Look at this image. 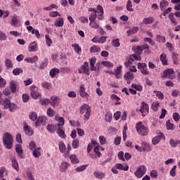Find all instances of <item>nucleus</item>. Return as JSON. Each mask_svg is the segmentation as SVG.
<instances>
[{
  "instance_id": "1",
  "label": "nucleus",
  "mask_w": 180,
  "mask_h": 180,
  "mask_svg": "<svg viewBox=\"0 0 180 180\" xmlns=\"http://www.w3.org/2000/svg\"><path fill=\"white\" fill-rule=\"evenodd\" d=\"M0 103L4 105V109H8L10 112H15L18 109V105L15 103H11V100L8 98L4 100L0 98Z\"/></svg>"
},
{
  "instance_id": "2",
  "label": "nucleus",
  "mask_w": 180,
  "mask_h": 180,
  "mask_svg": "<svg viewBox=\"0 0 180 180\" xmlns=\"http://www.w3.org/2000/svg\"><path fill=\"white\" fill-rule=\"evenodd\" d=\"M3 143L8 150H11L13 146V136L9 133H6L3 137Z\"/></svg>"
},
{
  "instance_id": "3",
  "label": "nucleus",
  "mask_w": 180,
  "mask_h": 180,
  "mask_svg": "<svg viewBox=\"0 0 180 180\" xmlns=\"http://www.w3.org/2000/svg\"><path fill=\"white\" fill-rule=\"evenodd\" d=\"M136 129L137 133L140 136H148V127L143 124L142 122H139L136 124Z\"/></svg>"
},
{
  "instance_id": "4",
  "label": "nucleus",
  "mask_w": 180,
  "mask_h": 180,
  "mask_svg": "<svg viewBox=\"0 0 180 180\" xmlns=\"http://www.w3.org/2000/svg\"><path fill=\"white\" fill-rule=\"evenodd\" d=\"M147 172V167L144 165L139 166L134 172L136 178L140 179L143 178L146 173Z\"/></svg>"
},
{
  "instance_id": "5",
  "label": "nucleus",
  "mask_w": 180,
  "mask_h": 180,
  "mask_svg": "<svg viewBox=\"0 0 180 180\" xmlns=\"http://www.w3.org/2000/svg\"><path fill=\"white\" fill-rule=\"evenodd\" d=\"M79 74H86V75H90L89 72V63L88 62H84L81 68L78 70Z\"/></svg>"
},
{
  "instance_id": "6",
  "label": "nucleus",
  "mask_w": 180,
  "mask_h": 180,
  "mask_svg": "<svg viewBox=\"0 0 180 180\" xmlns=\"http://www.w3.org/2000/svg\"><path fill=\"white\" fill-rule=\"evenodd\" d=\"M30 89L31 91V96L33 99H37L39 96H41V94L37 91V86H36V85H32L30 87Z\"/></svg>"
},
{
  "instance_id": "7",
  "label": "nucleus",
  "mask_w": 180,
  "mask_h": 180,
  "mask_svg": "<svg viewBox=\"0 0 180 180\" xmlns=\"http://www.w3.org/2000/svg\"><path fill=\"white\" fill-rule=\"evenodd\" d=\"M175 72L173 69H167L163 72V77L165 78H169V79H175Z\"/></svg>"
},
{
  "instance_id": "8",
  "label": "nucleus",
  "mask_w": 180,
  "mask_h": 180,
  "mask_svg": "<svg viewBox=\"0 0 180 180\" xmlns=\"http://www.w3.org/2000/svg\"><path fill=\"white\" fill-rule=\"evenodd\" d=\"M150 106L146 102L143 101L141 103V106L140 109V112L142 114V116H146L147 113H149Z\"/></svg>"
},
{
  "instance_id": "9",
  "label": "nucleus",
  "mask_w": 180,
  "mask_h": 180,
  "mask_svg": "<svg viewBox=\"0 0 180 180\" xmlns=\"http://www.w3.org/2000/svg\"><path fill=\"white\" fill-rule=\"evenodd\" d=\"M86 89H85V85L81 84L79 89V96L82 98H83V99H88V96H89V95L88 94V93H86Z\"/></svg>"
},
{
  "instance_id": "10",
  "label": "nucleus",
  "mask_w": 180,
  "mask_h": 180,
  "mask_svg": "<svg viewBox=\"0 0 180 180\" xmlns=\"http://www.w3.org/2000/svg\"><path fill=\"white\" fill-rule=\"evenodd\" d=\"M124 79L127 81V84H130L131 81L134 79V74L131 73V72H127L124 75Z\"/></svg>"
},
{
  "instance_id": "11",
  "label": "nucleus",
  "mask_w": 180,
  "mask_h": 180,
  "mask_svg": "<svg viewBox=\"0 0 180 180\" xmlns=\"http://www.w3.org/2000/svg\"><path fill=\"white\" fill-rule=\"evenodd\" d=\"M50 104L51 106H56V105H58L61 103V98H59L58 96H52L50 99Z\"/></svg>"
},
{
  "instance_id": "12",
  "label": "nucleus",
  "mask_w": 180,
  "mask_h": 180,
  "mask_svg": "<svg viewBox=\"0 0 180 180\" xmlns=\"http://www.w3.org/2000/svg\"><path fill=\"white\" fill-rule=\"evenodd\" d=\"M96 9V13H98V16L97 17V18L98 19V20H103V7H102L101 6V4L97 5V8Z\"/></svg>"
},
{
  "instance_id": "13",
  "label": "nucleus",
  "mask_w": 180,
  "mask_h": 180,
  "mask_svg": "<svg viewBox=\"0 0 180 180\" xmlns=\"http://www.w3.org/2000/svg\"><path fill=\"white\" fill-rule=\"evenodd\" d=\"M57 129H58L57 124H49L46 127L47 131L51 134H54V133H56L57 131Z\"/></svg>"
},
{
  "instance_id": "14",
  "label": "nucleus",
  "mask_w": 180,
  "mask_h": 180,
  "mask_svg": "<svg viewBox=\"0 0 180 180\" xmlns=\"http://www.w3.org/2000/svg\"><path fill=\"white\" fill-rule=\"evenodd\" d=\"M23 130L27 136H33L34 134V131H33L32 127L27 124L23 126Z\"/></svg>"
},
{
  "instance_id": "15",
  "label": "nucleus",
  "mask_w": 180,
  "mask_h": 180,
  "mask_svg": "<svg viewBox=\"0 0 180 180\" xmlns=\"http://www.w3.org/2000/svg\"><path fill=\"white\" fill-rule=\"evenodd\" d=\"M57 134L60 137V139H67V135H65V129H64V127H58Z\"/></svg>"
},
{
  "instance_id": "16",
  "label": "nucleus",
  "mask_w": 180,
  "mask_h": 180,
  "mask_svg": "<svg viewBox=\"0 0 180 180\" xmlns=\"http://www.w3.org/2000/svg\"><path fill=\"white\" fill-rule=\"evenodd\" d=\"M38 50L37 42H31L28 46V51L30 53H34Z\"/></svg>"
},
{
  "instance_id": "17",
  "label": "nucleus",
  "mask_w": 180,
  "mask_h": 180,
  "mask_svg": "<svg viewBox=\"0 0 180 180\" xmlns=\"http://www.w3.org/2000/svg\"><path fill=\"white\" fill-rule=\"evenodd\" d=\"M91 111V107L88 104H83L80 108H79V112L80 115H84V113H86L87 112Z\"/></svg>"
},
{
  "instance_id": "18",
  "label": "nucleus",
  "mask_w": 180,
  "mask_h": 180,
  "mask_svg": "<svg viewBox=\"0 0 180 180\" xmlns=\"http://www.w3.org/2000/svg\"><path fill=\"white\" fill-rule=\"evenodd\" d=\"M163 137H164V134L162 133H160L159 135L155 136L152 139V143L153 144V146L158 144V143L161 141Z\"/></svg>"
},
{
  "instance_id": "19",
  "label": "nucleus",
  "mask_w": 180,
  "mask_h": 180,
  "mask_svg": "<svg viewBox=\"0 0 180 180\" xmlns=\"http://www.w3.org/2000/svg\"><path fill=\"white\" fill-rule=\"evenodd\" d=\"M90 61V70L91 71H96V67L95 64H96V57L93 56L89 59Z\"/></svg>"
},
{
  "instance_id": "20",
  "label": "nucleus",
  "mask_w": 180,
  "mask_h": 180,
  "mask_svg": "<svg viewBox=\"0 0 180 180\" xmlns=\"http://www.w3.org/2000/svg\"><path fill=\"white\" fill-rule=\"evenodd\" d=\"M141 147H142L143 151H147V153H148L153 150L151 148V146H150V144H148V143H147L146 141H143L141 143Z\"/></svg>"
},
{
  "instance_id": "21",
  "label": "nucleus",
  "mask_w": 180,
  "mask_h": 180,
  "mask_svg": "<svg viewBox=\"0 0 180 180\" xmlns=\"http://www.w3.org/2000/svg\"><path fill=\"white\" fill-rule=\"evenodd\" d=\"M54 26H56V27H63V26H64V18H57L54 22Z\"/></svg>"
},
{
  "instance_id": "22",
  "label": "nucleus",
  "mask_w": 180,
  "mask_h": 180,
  "mask_svg": "<svg viewBox=\"0 0 180 180\" xmlns=\"http://www.w3.org/2000/svg\"><path fill=\"white\" fill-rule=\"evenodd\" d=\"M15 151L17 154L19 155V157L23 158V149L22 148V145L17 144L15 146Z\"/></svg>"
},
{
  "instance_id": "23",
  "label": "nucleus",
  "mask_w": 180,
  "mask_h": 180,
  "mask_svg": "<svg viewBox=\"0 0 180 180\" xmlns=\"http://www.w3.org/2000/svg\"><path fill=\"white\" fill-rule=\"evenodd\" d=\"M32 155L35 158H39V157H40V155H41V148L38 147V148H35L34 150H32Z\"/></svg>"
},
{
  "instance_id": "24",
  "label": "nucleus",
  "mask_w": 180,
  "mask_h": 180,
  "mask_svg": "<svg viewBox=\"0 0 180 180\" xmlns=\"http://www.w3.org/2000/svg\"><path fill=\"white\" fill-rule=\"evenodd\" d=\"M122 68H123V67L122 65H120L117 68V70L115 71V75L117 79H120V78H122Z\"/></svg>"
},
{
  "instance_id": "25",
  "label": "nucleus",
  "mask_w": 180,
  "mask_h": 180,
  "mask_svg": "<svg viewBox=\"0 0 180 180\" xmlns=\"http://www.w3.org/2000/svg\"><path fill=\"white\" fill-rule=\"evenodd\" d=\"M25 61H26V63H28L30 64H33L34 63H37V61H39V57L37 56H34L32 58L27 57L25 59Z\"/></svg>"
},
{
  "instance_id": "26",
  "label": "nucleus",
  "mask_w": 180,
  "mask_h": 180,
  "mask_svg": "<svg viewBox=\"0 0 180 180\" xmlns=\"http://www.w3.org/2000/svg\"><path fill=\"white\" fill-rule=\"evenodd\" d=\"M57 74H60V70L56 68L51 69L49 72V75L51 78H54V77H56Z\"/></svg>"
},
{
  "instance_id": "27",
  "label": "nucleus",
  "mask_w": 180,
  "mask_h": 180,
  "mask_svg": "<svg viewBox=\"0 0 180 180\" xmlns=\"http://www.w3.org/2000/svg\"><path fill=\"white\" fill-rule=\"evenodd\" d=\"M143 23L144 25H151L152 23H154V18L153 17L145 18L143 20Z\"/></svg>"
},
{
  "instance_id": "28",
  "label": "nucleus",
  "mask_w": 180,
  "mask_h": 180,
  "mask_svg": "<svg viewBox=\"0 0 180 180\" xmlns=\"http://www.w3.org/2000/svg\"><path fill=\"white\" fill-rule=\"evenodd\" d=\"M115 167L117 169H121L122 171H129V165H127L123 166L122 163H117L115 165Z\"/></svg>"
},
{
  "instance_id": "29",
  "label": "nucleus",
  "mask_w": 180,
  "mask_h": 180,
  "mask_svg": "<svg viewBox=\"0 0 180 180\" xmlns=\"http://www.w3.org/2000/svg\"><path fill=\"white\" fill-rule=\"evenodd\" d=\"M160 61L163 64V65H168V60L167 59V54L162 53L160 55Z\"/></svg>"
},
{
  "instance_id": "30",
  "label": "nucleus",
  "mask_w": 180,
  "mask_h": 180,
  "mask_svg": "<svg viewBox=\"0 0 180 180\" xmlns=\"http://www.w3.org/2000/svg\"><path fill=\"white\" fill-rule=\"evenodd\" d=\"M58 147H59V151H60V153H65L67 146H65V143H64L63 141H59Z\"/></svg>"
},
{
  "instance_id": "31",
  "label": "nucleus",
  "mask_w": 180,
  "mask_h": 180,
  "mask_svg": "<svg viewBox=\"0 0 180 180\" xmlns=\"http://www.w3.org/2000/svg\"><path fill=\"white\" fill-rule=\"evenodd\" d=\"M179 144H180V140H174V139L169 140V145L171 146V147H173V148L178 147Z\"/></svg>"
},
{
  "instance_id": "32",
  "label": "nucleus",
  "mask_w": 180,
  "mask_h": 180,
  "mask_svg": "<svg viewBox=\"0 0 180 180\" xmlns=\"http://www.w3.org/2000/svg\"><path fill=\"white\" fill-rule=\"evenodd\" d=\"M156 41L158 43H165L167 41V39H165V37H164L161 34H157L156 35Z\"/></svg>"
},
{
  "instance_id": "33",
  "label": "nucleus",
  "mask_w": 180,
  "mask_h": 180,
  "mask_svg": "<svg viewBox=\"0 0 180 180\" xmlns=\"http://www.w3.org/2000/svg\"><path fill=\"white\" fill-rule=\"evenodd\" d=\"M69 158L72 164H78L79 162V160L77 158L76 155H71L69 156Z\"/></svg>"
},
{
  "instance_id": "34",
  "label": "nucleus",
  "mask_w": 180,
  "mask_h": 180,
  "mask_svg": "<svg viewBox=\"0 0 180 180\" xmlns=\"http://www.w3.org/2000/svg\"><path fill=\"white\" fill-rule=\"evenodd\" d=\"M168 5H169L168 1L167 0L161 1L160 3V8L161 11H164L167 8V6H168Z\"/></svg>"
},
{
  "instance_id": "35",
  "label": "nucleus",
  "mask_w": 180,
  "mask_h": 180,
  "mask_svg": "<svg viewBox=\"0 0 180 180\" xmlns=\"http://www.w3.org/2000/svg\"><path fill=\"white\" fill-rule=\"evenodd\" d=\"M151 108L153 112H158V109L160 108V103L158 101L153 102L152 103Z\"/></svg>"
},
{
  "instance_id": "36",
  "label": "nucleus",
  "mask_w": 180,
  "mask_h": 180,
  "mask_svg": "<svg viewBox=\"0 0 180 180\" xmlns=\"http://www.w3.org/2000/svg\"><path fill=\"white\" fill-rule=\"evenodd\" d=\"M68 167H70V164H68L67 162H63L60 165V170L62 172H64L68 169Z\"/></svg>"
},
{
  "instance_id": "37",
  "label": "nucleus",
  "mask_w": 180,
  "mask_h": 180,
  "mask_svg": "<svg viewBox=\"0 0 180 180\" xmlns=\"http://www.w3.org/2000/svg\"><path fill=\"white\" fill-rule=\"evenodd\" d=\"M126 9L127 11H128V12H133V11H134V9L133 8V4L131 3V1H127Z\"/></svg>"
},
{
  "instance_id": "38",
  "label": "nucleus",
  "mask_w": 180,
  "mask_h": 180,
  "mask_svg": "<svg viewBox=\"0 0 180 180\" xmlns=\"http://www.w3.org/2000/svg\"><path fill=\"white\" fill-rule=\"evenodd\" d=\"M132 50H133V51H134V53H136V54H139V56H140V54H142V53H143L141 46H133Z\"/></svg>"
},
{
  "instance_id": "39",
  "label": "nucleus",
  "mask_w": 180,
  "mask_h": 180,
  "mask_svg": "<svg viewBox=\"0 0 180 180\" xmlns=\"http://www.w3.org/2000/svg\"><path fill=\"white\" fill-rule=\"evenodd\" d=\"M175 14H174V13H170L169 14V19L170 20V22H172V23H173V25H178V22H176V19H175V16L174 15Z\"/></svg>"
},
{
  "instance_id": "40",
  "label": "nucleus",
  "mask_w": 180,
  "mask_h": 180,
  "mask_svg": "<svg viewBox=\"0 0 180 180\" xmlns=\"http://www.w3.org/2000/svg\"><path fill=\"white\" fill-rule=\"evenodd\" d=\"M89 26L91 29H99L100 27L99 22L96 21H90Z\"/></svg>"
},
{
  "instance_id": "41",
  "label": "nucleus",
  "mask_w": 180,
  "mask_h": 180,
  "mask_svg": "<svg viewBox=\"0 0 180 180\" xmlns=\"http://www.w3.org/2000/svg\"><path fill=\"white\" fill-rule=\"evenodd\" d=\"M94 176H96V178H98V179H103L105 176V173L99 171H96L94 172Z\"/></svg>"
},
{
  "instance_id": "42",
  "label": "nucleus",
  "mask_w": 180,
  "mask_h": 180,
  "mask_svg": "<svg viewBox=\"0 0 180 180\" xmlns=\"http://www.w3.org/2000/svg\"><path fill=\"white\" fill-rule=\"evenodd\" d=\"M46 39V44L48 47H51V44H53V40H51V38H50V36L49 34L45 35Z\"/></svg>"
},
{
  "instance_id": "43",
  "label": "nucleus",
  "mask_w": 180,
  "mask_h": 180,
  "mask_svg": "<svg viewBox=\"0 0 180 180\" xmlns=\"http://www.w3.org/2000/svg\"><path fill=\"white\" fill-rule=\"evenodd\" d=\"M99 51H101V47L96 45H93L90 48V53H99Z\"/></svg>"
},
{
  "instance_id": "44",
  "label": "nucleus",
  "mask_w": 180,
  "mask_h": 180,
  "mask_svg": "<svg viewBox=\"0 0 180 180\" xmlns=\"http://www.w3.org/2000/svg\"><path fill=\"white\" fill-rule=\"evenodd\" d=\"M11 162L13 168L16 171H19V163L18 162V160L16 159H13Z\"/></svg>"
},
{
  "instance_id": "45",
  "label": "nucleus",
  "mask_w": 180,
  "mask_h": 180,
  "mask_svg": "<svg viewBox=\"0 0 180 180\" xmlns=\"http://www.w3.org/2000/svg\"><path fill=\"white\" fill-rule=\"evenodd\" d=\"M72 147L75 150H77V148H78V147H79V140H78V139H76L72 141Z\"/></svg>"
},
{
  "instance_id": "46",
  "label": "nucleus",
  "mask_w": 180,
  "mask_h": 180,
  "mask_svg": "<svg viewBox=\"0 0 180 180\" xmlns=\"http://www.w3.org/2000/svg\"><path fill=\"white\" fill-rule=\"evenodd\" d=\"M16 82L15 81H11L10 82V89L11 91V92H16Z\"/></svg>"
},
{
  "instance_id": "47",
  "label": "nucleus",
  "mask_w": 180,
  "mask_h": 180,
  "mask_svg": "<svg viewBox=\"0 0 180 180\" xmlns=\"http://www.w3.org/2000/svg\"><path fill=\"white\" fill-rule=\"evenodd\" d=\"M72 47H73L74 51H76L78 54L82 51V49L78 44H72Z\"/></svg>"
},
{
  "instance_id": "48",
  "label": "nucleus",
  "mask_w": 180,
  "mask_h": 180,
  "mask_svg": "<svg viewBox=\"0 0 180 180\" xmlns=\"http://www.w3.org/2000/svg\"><path fill=\"white\" fill-rule=\"evenodd\" d=\"M56 119L59 122L58 124H56V126H58V127H64V118L63 117H60L58 120H57V117H56Z\"/></svg>"
},
{
  "instance_id": "49",
  "label": "nucleus",
  "mask_w": 180,
  "mask_h": 180,
  "mask_svg": "<svg viewBox=\"0 0 180 180\" xmlns=\"http://www.w3.org/2000/svg\"><path fill=\"white\" fill-rule=\"evenodd\" d=\"M166 127L167 130H174L175 129V127L174 124L171 123V120H168L166 122Z\"/></svg>"
},
{
  "instance_id": "50",
  "label": "nucleus",
  "mask_w": 180,
  "mask_h": 180,
  "mask_svg": "<svg viewBox=\"0 0 180 180\" xmlns=\"http://www.w3.org/2000/svg\"><path fill=\"white\" fill-rule=\"evenodd\" d=\"M39 103L42 105L47 106V105H50V100L48 98H41L39 101Z\"/></svg>"
},
{
  "instance_id": "51",
  "label": "nucleus",
  "mask_w": 180,
  "mask_h": 180,
  "mask_svg": "<svg viewBox=\"0 0 180 180\" xmlns=\"http://www.w3.org/2000/svg\"><path fill=\"white\" fill-rule=\"evenodd\" d=\"M111 44L113 46V47H120V39H115L112 40Z\"/></svg>"
},
{
  "instance_id": "52",
  "label": "nucleus",
  "mask_w": 180,
  "mask_h": 180,
  "mask_svg": "<svg viewBox=\"0 0 180 180\" xmlns=\"http://www.w3.org/2000/svg\"><path fill=\"white\" fill-rule=\"evenodd\" d=\"M5 65L6 68L9 69V68H13V65L12 64V61L11 59H6L5 60Z\"/></svg>"
},
{
  "instance_id": "53",
  "label": "nucleus",
  "mask_w": 180,
  "mask_h": 180,
  "mask_svg": "<svg viewBox=\"0 0 180 180\" xmlns=\"http://www.w3.org/2000/svg\"><path fill=\"white\" fill-rule=\"evenodd\" d=\"M95 141H91V142L90 143L88 144L87 146V153H91V151H92V148H94V147H95Z\"/></svg>"
},
{
  "instance_id": "54",
  "label": "nucleus",
  "mask_w": 180,
  "mask_h": 180,
  "mask_svg": "<svg viewBox=\"0 0 180 180\" xmlns=\"http://www.w3.org/2000/svg\"><path fill=\"white\" fill-rule=\"evenodd\" d=\"M96 18H98V15L95 13H91L89 17V22L96 21Z\"/></svg>"
},
{
  "instance_id": "55",
  "label": "nucleus",
  "mask_w": 180,
  "mask_h": 180,
  "mask_svg": "<svg viewBox=\"0 0 180 180\" xmlns=\"http://www.w3.org/2000/svg\"><path fill=\"white\" fill-rule=\"evenodd\" d=\"M41 86L42 88H45L46 89H51V84L47 82H44L41 83Z\"/></svg>"
},
{
  "instance_id": "56",
  "label": "nucleus",
  "mask_w": 180,
  "mask_h": 180,
  "mask_svg": "<svg viewBox=\"0 0 180 180\" xmlns=\"http://www.w3.org/2000/svg\"><path fill=\"white\" fill-rule=\"evenodd\" d=\"M154 94H156L155 96L158 98V99H164V94L160 91H154Z\"/></svg>"
},
{
  "instance_id": "57",
  "label": "nucleus",
  "mask_w": 180,
  "mask_h": 180,
  "mask_svg": "<svg viewBox=\"0 0 180 180\" xmlns=\"http://www.w3.org/2000/svg\"><path fill=\"white\" fill-rule=\"evenodd\" d=\"M131 88H134V89H136V91H139V92L143 91V86L141 85L132 84Z\"/></svg>"
},
{
  "instance_id": "58",
  "label": "nucleus",
  "mask_w": 180,
  "mask_h": 180,
  "mask_svg": "<svg viewBox=\"0 0 180 180\" xmlns=\"http://www.w3.org/2000/svg\"><path fill=\"white\" fill-rule=\"evenodd\" d=\"M23 72V70L20 68H17L13 70V75H19V74H22Z\"/></svg>"
},
{
  "instance_id": "59",
  "label": "nucleus",
  "mask_w": 180,
  "mask_h": 180,
  "mask_svg": "<svg viewBox=\"0 0 180 180\" xmlns=\"http://www.w3.org/2000/svg\"><path fill=\"white\" fill-rule=\"evenodd\" d=\"M29 117L31 120H37V114L34 112H32L29 115Z\"/></svg>"
},
{
  "instance_id": "60",
  "label": "nucleus",
  "mask_w": 180,
  "mask_h": 180,
  "mask_svg": "<svg viewBox=\"0 0 180 180\" xmlns=\"http://www.w3.org/2000/svg\"><path fill=\"white\" fill-rule=\"evenodd\" d=\"M49 16L51 18H57V16H61V14L58 11H51L49 13Z\"/></svg>"
},
{
  "instance_id": "61",
  "label": "nucleus",
  "mask_w": 180,
  "mask_h": 180,
  "mask_svg": "<svg viewBox=\"0 0 180 180\" xmlns=\"http://www.w3.org/2000/svg\"><path fill=\"white\" fill-rule=\"evenodd\" d=\"M46 113L49 117H53L55 115L54 110L51 108L47 109Z\"/></svg>"
},
{
  "instance_id": "62",
  "label": "nucleus",
  "mask_w": 180,
  "mask_h": 180,
  "mask_svg": "<svg viewBox=\"0 0 180 180\" xmlns=\"http://www.w3.org/2000/svg\"><path fill=\"white\" fill-rule=\"evenodd\" d=\"M171 176H175L176 175V165L173 166L170 170Z\"/></svg>"
},
{
  "instance_id": "63",
  "label": "nucleus",
  "mask_w": 180,
  "mask_h": 180,
  "mask_svg": "<svg viewBox=\"0 0 180 180\" xmlns=\"http://www.w3.org/2000/svg\"><path fill=\"white\" fill-rule=\"evenodd\" d=\"M102 64L104 67H109V68H112V67H113V63L109 61H103Z\"/></svg>"
},
{
  "instance_id": "64",
  "label": "nucleus",
  "mask_w": 180,
  "mask_h": 180,
  "mask_svg": "<svg viewBox=\"0 0 180 180\" xmlns=\"http://www.w3.org/2000/svg\"><path fill=\"white\" fill-rule=\"evenodd\" d=\"M172 116H173V119H174V122H179V120L180 119L179 113L174 112Z\"/></svg>"
}]
</instances>
